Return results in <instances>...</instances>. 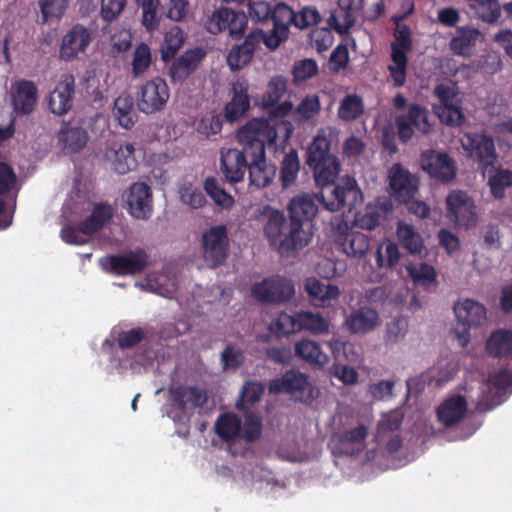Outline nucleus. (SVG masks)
Returning <instances> with one entry per match:
<instances>
[{
  "mask_svg": "<svg viewBox=\"0 0 512 512\" xmlns=\"http://www.w3.org/2000/svg\"><path fill=\"white\" fill-rule=\"evenodd\" d=\"M236 137L241 149L223 147L220 151V170L232 184L244 179L253 157L263 155V143L269 148L275 145L277 133L265 118H254L238 129Z\"/></svg>",
  "mask_w": 512,
  "mask_h": 512,
  "instance_id": "f257e3e1",
  "label": "nucleus"
},
{
  "mask_svg": "<svg viewBox=\"0 0 512 512\" xmlns=\"http://www.w3.org/2000/svg\"><path fill=\"white\" fill-rule=\"evenodd\" d=\"M477 391L473 394L474 385L465 386V396L454 395L438 406V420L446 427L459 423L467 412V403L475 402L480 412H487L505 401L512 392V370H501L489 376L486 382H477Z\"/></svg>",
  "mask_w": 512,
  "mask_h": 512,
  "instance_id": "f03ea898",
  "label": "nucleus"
},
{
  "mask_svg": "<svg viewBox=\"0 0 512 512\" xmlns=\"http://www.w3.org/2000/svg\"><path fill=\"white\" fill-rule=\"evenodd\" d=\"M309 166L317 186L322 188L321 202L326 210L337 212L346 206L351 210L363 202V193L354 178H343L339 184L332 186L340 173V163L336 156Z\"/></svg>",
  "mask_w": 512,
  "mask_h": 512,
  "instance_id": "7ed1b4c3",
  "label": "nucleus"
},
{
  "mask_svg": "<svg viewBox=\"0 0 512 512\" xmlns=\"http://www.w3.org/2000/svg\"><path fill=\"white\" fill-rule=\"evenodd\" d=\"M287 91V80L285 77L276 75L271 78L267 85V91L262 95L258 105L264 109L272 108L268 113L270 124L275 127L276 133L278 129L283 132V142L288 141V122L285 117L288 116V100L283 101L279 105L281 97Z\"/></svg>",
  "mask_w": 512,
  "mask_h": 512,
  "instance_id": "20e7f679",
  "label": "nucleus"
},
{
  "mask_svg": "<svg viewBox=\"0 0 512 512\" xmlns=\"http://www.w3.org/2000/svg\"><path fill=\"white\" fill-rule=\"evenodd\" d=\"M101 268L109 274L130 276L141 274L150 264L149 255L143 248L125 253L108 254L99 259Z\"/></svg>",
  "mask_w": 512,
  "mask_h": 512,
  "instance_id": "39448f33",
  "label": "nucleus"
},
{
  "mask_svg": "<svg viewBox=\"0 0 512 512\" xmlns=\"http://www.w3.org/2000/svg\"><path fill=\"white\" fill-rule=\"evenodd\" d=\"M170 89L167 82L157 76L137 88L135 102L138 110L145 115L162 112L169 101Z\"/></svg>",
  "mask_w": 512,
  "mask_h": 512,
  "instance_id": "423d86ee",
  "label": "nucleus"
},
{
  "mask_svg": "<svg viewBox=\"0 0 512 512\" xmlns=\"http://www.w3.org/2000/svg\"><path fill=\"white\" fill-rule=\"evenodd\" d=\"M454 312L460 327L454 328V334L461 347H465L470 340L469 329L478 327L486 322V308L472 299H461L454 304Z\"/></svg>",
  "mask_w": 512,
  "mask_h": 512,
  "instance_id": "0eeeda50",
  "label": "nucleus"
},
{
  "mask_svg": "<svg viewBox=\"0 0 512 512\" xmlns=\"http://www.w3.org/2000/svg\"><path fill=\"white\" fill-rule=\"evenodd\" d=\"M229 245L228 230L224 224L212 226L202 233V255L210 268H217L226 261Z\"/></svg>",
  "mask_w": 512,
  "mask_h": 512,
  "instance_id": "6e6552de",
  "label": "nucleus"
},
{
  "mask_svg": "<svg viewBox=\"0 0 512 512\" xmlns=\"http://www.w3.org/2000/svg\"><path fill=\"white\" fill-rule=\"evenodd\" d=\"M434 94L440 102L436 108L439 118L451 126L461 125L464 115L461 110V97L455 83H441L434 89Z\"/></svg>",
  "mask_w": 512,
  "mask_h": 512,
  "instance_id": "1a4fd4ad",
  "label": "nucleus"
},
{
  "mask_svg": "<svg viewBox=\"0 0 512 512\" xmlns=\"http://www.w3.org/2000/svg\"><path fill=\"white\" fill-rule=\"evenodd\" d=\"M446 216L456 227L469 229L477 223L473 199L461 190H453L446 197Z\"/></svg>",
  "mask_w": 512,
  "mask_h": 512,
  "instance_id": "9d476101",
  "label": "nucleus"
},
{
  "mask_svg": "<svg viewBox=\"0 0 512 512\" xmlns=\"http://www.w3.org/2000/svg\"><path fill=\"white\" fill-rule=\"evenodd\" d=\"M462 148L468 156L483 167L493 166L497 153L493 139L481 133L467 132L460 139Z\"/></svg>",
  "mask_w": 512,
  "mask_h": 512,
  "instance_id": "9b49d317",
  "label": "nucleus"
},
{
  "mask_svg": "<svg viewBox=\"0 0 512 512\" xmlns=\"http://www.w3.org/2000/svg\"><path fill=\"white\" fill-rule=\"evenodd\" d=\"M396 127L399 139L403 142L412 138L414 129L423 134L429 133L432 129L427 109L418 104H412L406 115H399L396 118Z\"/></svg>",
  "mask_w": 512,
  "mask_h": 512,
  "instance_id": "f8f14e48",
  "label": "nucleus"
},
{
  "mask_svg": "<svg viewBox=\"0 0 512 512\" xmlns=\"http://www.w3.org/2000/svg\"><path fill=\"white\" fill-rule=\"evenodd\" d=\"M93 38L92 30L82 24H75L63 36L59 50L62 60L71 61L79 53H84Z\"/></svg>",
  "mask_w": 512,
  "mask_h": 512,
  "instance_id": "ddd939ff",
  "label": "nucleus"
},
{
  "mask_svg": "<svg viewBox=\"0 0 512 512\" xmlns=\"http://www.w3.org/2000/svg\"><path fill=\"white\" fill-rule=\"evenodd\" d=\"M288 281L272 276L251 286V295L260 303H283L288 300Z\"/></svg>",
  "mask_w": 512,
  "mask_h": 512,
  "instance_id": "4468645a",
  "label": "nucleus"
},
{
  "mask_svg": "<svg viewBox=\"0 0 512 512\" xmlns=\"http://www.w3.org/2000/svg\"><path fill=\"white\" fill-rule=\"evenodd\" d=\"M75 88V77L72 74L63 75L48 98V107L51 113L63 116L72 109Z\"/></svg>",
  "mask_w": 512,
  "mask_h": 512,
  "instance_id": "2eb2a0df",
  "label": "nucleus"
},
{
  "mask_svg": "<svg viewBox=\"0 0 512 512\" xmlns=\"http://www.w3.org/2000/svg\"><path fill=\"white\" fill-rule=\"evenodd\" d=\"M130 215L136 219L147 220L152 214V193L143 182L133 183L125 195Z\"/></svg>",
  "mask_w": 512,
  "mask_h": 512,
  "instance_id": "dca6fc26",
  "label": "nucleus"
},
{
  "mask_svg": "<svg viewBox=\"0 0 512 512\" xmlns=\"http://www.w3.org/2000/svg\"><path fill=\"white\" fill-rule=\"evenodd\" d=\"M420 162L424 171L441 182H448L456 175L454 162L446 153L427 150L422 153Z\"/></svg>",
  "mask_w": 512,
  "mask_h": 512,
  "instance_id": "f3484780",
  "label": "nucleus"
},
{
  "mask_svg": "<svg viewBox=\"0 0 512 512\" xmlns=\"http://www.w3.org/2000/svg\"><path fill=\"white\" fill-rule=\"evenodd\" d=\"M38 88L33 81L20 79L11 86V103L17 115H30L37 104Z\"/></svg>",
  "mask_w": 512,
  "mask_h": 512,
  "instance_id": "a211bd4d",
  "label": "nucleus"
},
{
  "mask_svg": "<svg viewBox=\"0 0 512 512\" xmlns=\"http://www.w3.org/2000/svg\"><path fill=\"white\" fill-rule=\"evenodd\" d=\"M205 56L206 52L202 48H193L175 58L168 70L171 81L182 83L187 80L198 69Z\"/></svg>",
  "mask_w": 512,
  "mask_h": 512,
  "instance_id": "6ab92c4d",
  "label": "nucleus"
},
{
  "mask_svg": "<svg viewBox=\"0 0 512 512\" xmlns=\"http://www.w3.org/2000/svg\"><path fill=\"white\" fill-rule=\"evenodd\" d=\"M262 214L268 216L264 232L270 245L284 256L288 253V234L282 232L285 222L284 214L278 210H273L270 206L264 207Z\"/></svg>",
  "mask_w": 512,
  "mask_h": 512,
  "instance_id": "aec40b11",
  "label": "nucleus"
},
{
  "mask_svg": "<svg viewBox=\"0 0 512 512\" xmlns=\"http://www.w3.org/2000/svg\"><path fill=\"white\" fill-rule=\"evenodd\" d=\"M417 178L400 164L389 171V185L395 198L400 202H409L417 190Z\"/></svg>",
  "mask_w": 512,
  "mask_h": 512,
  "instance_id": "412c9836",
  "label": "nucleus"
},
{
  "mask_svg": "<svg viewBox=\"0 0 512 512\" xmlns=\"http://www.w3.org/2000/svg\"><path fill=\"white\" fill-rule=\"evenodd\" d=\"M379 314L375 309L363 306L352 310L345 319V326L352 334H366L379 325Z\"/></svg>",
  "mask_w": 512,
  "mask_h": 512,
  "instance_id": "4be33fe9",
  "label": "nucleus"
},
{
  "mask_svg": "<svg viewBox=\"0 0 512 512\" xmlns=\"http://www.w3.org/2000/svg\"><path fill=\"white\" fill-rule=\"evenodd\" d=\"M232 91V98L224 109L225 119L230 123L240 120L250 108L247 82L238 80L233 84Z\"/></svg>",
  "mask_w": 512,
  "mask_h": 512,
  "instance_id": "5701e85b",
  "label": "nucleus"
},
{
  "mask_svg": "<svg viewBox=\"0 0 512 512\" xmlns=\"http://www.w3.org/2000/svg\"><path fill=\"white\" fill-rule=\"evenodd\" d=\"M57 137L59 145L66 154L80 152L89 139V135L83 127L71 126L68 122L62 123Z\"/></svg>",
  "mask_w": 512,
  "mask_h": 512,
  "instance_id": "b1692460",
  "label": "nucleus"
},
{
  "mask_svg": "<svg viewBox=\"0 0 512 512\" xmlns=\"http://www.w3.org/2000/svg\"><path fill=\"white\" fill-rule=\"evenodd\" d=\"M329 326V321L319 313L301 311L290 316V333L305 330L315 335L327 334Z\"/></svg>",
  "mask_w": 512,
  "mask_h": 512,
  "instance_id": "393cba45",
  "label": "nucleus"
},
{
  "mask_svg": "<svg viewBox=\"0 0 512 512\" xmlns=\"http://www.w3.org/2000/svg\"><path fill=\"white\" fill-rule=\"evenodd\" d=\"M259 44V35L249 33L244 42L231 48L227 56V63L232 71H238L248 65Z\"/></svg>",
  "mask_w": 512,
  "mask_h": 512,
  "instance_id": "a878e982",
  "label": "nucleus"
},
{
  "mask_svg": "<svg viewBox=\"0 0 512 512\" xmlns=\"http://www.w3.org/2000/svg\"><path fill=\"white\" fill-rule=\"evenodd\" d=\"M482 40V34L472 27H458L449 43L450 50L459 56H471L477 42Z\"/></svg>",
  "mask_w": 512,
  "mask_h": 512,
  "instance_id": "bb28decb",
  "label": "nucleus"
},
{
  "mask_svg": "<svg viewBox=\"0 0 512 512\" xmlns=\"http://www.w3.org/2000/svg\"><path fill=\"white\" fill-rule=\"evenodd\" d=\"M172 400L179 410L202 408L207 402V393L198 386L179 385L171 390Z\"/></svg>",
  "mask_w": 512,
  "mask_h": 512,
  "instance_id": "cd10ccee",
  "label": "nucleus"
},
{
  "mask_svg": "<svg viewBox=\"0 0 512 512\" xmlns=\"http://www.w3.org/2000/svg\"><path fill=\"white\" fill-rule=\"evenodd\" d=\"M114 210L110 204L96 203L91 214L78 223V228L84 235H92L100 231L113 217Z\"/></svg>",
  "mask_w": 512,
  "mask_h": 512,
  "instance_id": "c85d7f7f",
  "label": "nucleus"
},
{
  "mask_svg": "<svg viewBox=\"0 0 512 512\" xmlns=\"http://www.w3.org/2000/svg\"><path fill=\"white\" fill-rule=\"evenodd\" d=\"M304 289L312 299L314 305L319 307L329 306L340 294L335 285L326 284L316 278H308L304 283Z\"/></svg>",
  "mask_w": 512,
  "mask_h": 512,
  "instance_id": "c756f323",
  "label": "nucleus"
},
{
  "mask_svg": "<svg viewBox=\"0 0 512 512\" xmlns=\"http://www.w3.org/2000/svg\"><path fill=\"white\" fill-rule=\"evenodd\" d=\"M319 395V390L312 386L304 373L290 370V401L311 403Z\"/></svg>",
  "mask_w": 512,
  "mask_h": 512,
  "instance_id": "7c9ffc66",
  "label": "nucleus"
},
{
  "mask_svg": "<svg viewBox=\"0 0 512 512\" xmlns=\"http://www.w3.org/2000/svg\"><path fill=\"white\" fill-rule=\"evenodd\" d=\"M268 143H263V155L253 157L250 161L249 179L250 183L258 188L268 186L276 175V167L266 162L265 148Z\"/></svg>",
  "mask_w": 512,
  "mask_h": 512,
  "instance_id": "2f4dec72",
  "label": "nucleus"
},
{
  "mask_svg": "<svg viewBox=\"0 0 512 512\" xmlns=\"http://www.w3.org/2000/svg\"><path fill=\"white\" fill-rule=\"evenodd\" d=\"M318 197L315 194L303 193L290 200V221L308 220L313 223V219L318 212Z\"/></svg>",
  "mask_w": 512,
  "mask_h": 512,
  "instance_id": "473e14b6",
  "label": "nucleus"
},
{
  "mask_svg": "<svg viewBox=\"0 0 512 512\" xmlns=\"http://www.w3.org/2000/svg\"><path fill=\"white\" fill-rule=\"evenodd\" d=\"M337 243L343 253L349 257L361 258L369 250L370 241L367 235L360 232H349L340 235Z\"/></svg>",
  "mask_w": 512,
  "mask_h": 512,
  "instance_id": "72a5a7b5",
  "label": "nucleus"
},
{
  "mask_svg": "<svg viewBox=\"0 0 512 512\" xmlns=\"http://www.w3.org/2000/svg\"><path fill=\"white\" fill-rule=\"evenodd\" d=\"M112 112L121 127L129 130L135 125L137 115L133 98L128 93H122L115 99Z\"/></svg>",
  "mask_w": 512,
  "mask_h": 512,
  "instance_id": "f704fd0d",
  "label": "nucleus"
},
{
  "mask_svg": "<svg viewBox=\"0 0 512 512\" xmlns=\"http://www.w3.org/2000/svg\"><path fill=\"white\" fill-rule=\"evenodd\" d=\"M295 354L311 365L323 367L329 362V356L321 346L312 340H302L295 344Z\"/></svg>",
  "mask_w": 512,
  "mask_h": 512,
  "instance_id": "c9c22d12",
  "label": "nucleus"
},
{
  "mask_svg": "<svg viewBox=\"0 0 512 512\" xmlns=\"http://www.w3.org/2000/svg\"><path fill=\"white\" fill-rule=\"evenodd\" d=\"M241 419L234 413L221 414L216 423L217 435L226 442L236 441L241 436Z\"/></svg>",
  "mask_w": 512,
  "mask_h": 512,
  "instance_id": "e433bc0d",
  "label": "nucleus"
},
{
  "mask_svg": "<svg viewBox=\"0 0 512 512\" xmlns=\"http://www.w3.org/2000/svg\"><path fill=\"white\" fill-rule=\"evenodd\" d=\"M314 234V224L311 221H290V251L301 250L308 246Z\"/></svg>",
  "mask_w": 512,
  "mask_h": 512,
  "instance_id": "4c0bfd02",
  "label": "nucleus"
},
{
  "mask_svg": "<svg viewBox=\"0 0 512 512\" xmlns=\"http://www.w3.org/2000/svg\"><path fill=\"white\" fill-rule=\"evenodd\" d=\"M113 154L112 165L118 174L125 175L136 169L138 162L133 144H121L118 148L114 149Z\"/></svg>",
  "mask_w": 512,
  "mask_h": 512,
  "instance_id": "58836bf2",
  "label": "nucleus"
},
{
  "mask_svg": "<svg viewBox=\"0 0 512 512\" xmlns=\"http://www.w3.org/2000/svg\"><path fill=\"white\" fill-rule=\"evenodd\" d=\"M489 354L494 357H506L512 353V331L499 329L491 334L486 343Z\"/></svg>",
  "mask_w": 512,
  "mask_h": 512,
  "instance_id": "ea45409f",
  "label": "nucleus"
},
{
  "mask_svg": "<svg viewBox=\"0 0 512 512\" xmlns=\"http://www.w3.org/2000/svg\"><path fill=\"white\" fill-rule=\"evenodd\" d=\"M265 386L257 381H246L240 391L239 399L236 403V408L241 411L250 410L256 403H258L264 394Z\"/></svg>",
  "mask_w": 512,
  "mask_h": 512,
  "instance_id": "a19ab883",
  "label": "nucleus"
},
{
  "mask_svg": "<svg viewBox=\"0 0 512 512\" xmlns=\"http://www.w3.org/2000/svg\"><path fill=\"white\" fill-rule=\"evenodd\" d=\"M397 236L402 246L411 254H421L424 246L421 235L414 227L405 222H399Z\"/></svg>",
  "mask_w": 512,
  "mask_h": 512,
  "instance_id": "79ce46f5",
  "label": "nucleus"
},
{
  "mask_svg": "<svg viewBox=\"0 0 512 512\" xmlns=\"http://www.w3.org/2000/svg\"><path fill=\"white\" fill-rule=\"evenodd\" d=\"M353 7L339 5V8L331 12L327 19V24L338 34H345L355 23V17L352 13Z\"/></svg>",
  "mask_w": 512,
  "mask_h": 512,
  "instance_id": "37998d69",
  "label": "nucleus"
},
{
  "mask_svg": "<svg viewBox=\"0 0 512 512\" xmlns=\"http://www.w3.org/2000/svg\"><path fill=\"white\" fill-rule=\"evenodd\" d=\"M152 64L151 49L146 43H140L133 51L131 60V75L139 78L144 75Z\"/></svg>",
  "mask_w": 512,
  "mask_h": 512,
  "instance_id": "c03bdc74",
  "label": "nucleus"
},
{
  "mask_svg": "<svg viewBox=\"0 0 512 512\" xmlns=\"http://www.w3.org/2000/svg\"><path fill=\"white\" fill-rule=\"evenodd\" d=\"M330 141L325 130H321L313 139L308 148L307 164L324 161L328 157H335L329 152Z\"/></svg>",
  "mask_w": 512,
  "mask_h": 512,
  "instance_id": "a18cd8bd",
  "label": "nucleus"
},
{
  "mask_svg": "<svg viewBox=\"0 0 512 512\" xmlns=\"http://www.w3.org/2000/svg\"><path fill=\"white\" fill-rule=\"evenodd\" d=\"M391 59L392 63L388 66L390 79L395 87H401L406 81V69L408 63L406 53H404L403 50H397L396 47L393 46Z\"/></svg>",
  "mask_w": 512,
  "mask_h": 512,
  "instance_id": "49530a36",
  "label": "nucleus"
},
{
  "mask_svg": "<svg viewBox=\"0 0 512 512\" xmlns=\"http://www.w3.org/2000/svg\"><path fill=\"white\" fill-rule=\"evenodd\" d=\"M400 259L399 248L396 243L385 240L376 251V264L381 269L393 268Z\"/></svg>",
  "mask_w": 512,
  "mask_h": 512,
  "instance_id": "de8ad7c7",
  "label": "nucleus"
},
{
  "mask_svg": "<svg viewBox=\"0 0 512 512\" xmlns=\"http://www.w3.org/2000/svg\"><path fill=\"white\" fill-rule=\"evenodd\" d=\"M382 208L375 204H368L363 211L354 216V225L366 230L375 229L382 218Z\"/></svg>",
  "mask_w": 512,
  "mask_h": 512,
  "instance_id": "09e8293b",
  "label": "nucleus"
},
{
  "mask_svg": "<svg viewBox=\"0 0 512 512\" xmlns=\"http://www.w3.org/2000/svg\"><path fill=\"white\" fill-rule=\"evenodd\" d=\"M364 111L363 100L356 94L347 95L342 99L338 108V116L344 121L357 119Z\"/></svg>",
  "mask_w": 512,
  "mask_h": 512,
  "instance_id": "8fccbe9b",
  "label": "nucleus"
},
{
  "mask_svg": "<svg viewBox=\"0 0 512 512\" xmlns=\"http://www.w3.org/2000/svg\"><path fill=\"white\" fill-rule=\"evenodd\" d=\"M251 33L259 35V43L263 41L268 49L275 50L288 36V23L284 24L279 20H275L270 33H264L262 30L252 31Z\"/></svg>",
  "mask_w": 512,
  "mask_h": 512,
  "instance_id": "3c124183",
  "label": "nucleus"
},
{
  "mask_svg": "<svg viewBox=\"0 0 512 512\" xmlns=\"http://www.w3.org/2000/svg\"><path fill=\"white\" fill-rule=\"evenodd\" d=\"M184 44V33L179 27L171 28L165 34L164 45L161 50L162 60L167 62L172 60L176 55L177 51Z\"/></svg>",
  "mask_w": 512,
  "mask_h": 512,
  "instance_id": "603ef678",
  "label": "nucleus"
},
{
  "mask_svg": "<svg viewBox=\"0 0 512 512\" xmlns=\"http://www.w3.org/2000/svg\"><path fill=\"white\" fill-rule=\"evenodd\" d=\"M204 189L216 205L224 209L232 208L234 204L233 197L219 185L217 179L207 178L204 182Z\"/></svg>",
  "mask_w": 512,
  "mask_h": 512,
  "instance_id": "864d4df0",
  "label": "nucleus"
},
{
  "mask_svg": "<svg viewBox=\"0 0 512 512\" xmlns=\"http://www.w3.org/2000/svg\"><path fill=\"white\" fill-rule=\"evenodd\" d=\"M488 184L494 198L502 199L505 196V190L512 186V171L508 169H497L489 177Z\"/></svg>",
  "mask_w": 512,
  "mask_h": 512,
  "instance_id": "5fc2aeb1",
  "label": "nucleus"
},
{
  "mask_svg": "<svg viewBox=\"0 0 512 512\" xmlns=\"http://www.w3.org/2000/svg\"><path fill=\"white\" fill-rule=\"evenodd\" d=\"M480 19L493 23L500 17L498 0H468Z\"/></svg>",
  "mask_w": 512,
  "mask_h": 512,
  "instance_id": "6e6d98bb",
  "label": "nucleus"
},
{
  "mask_svg": "<svg viewBox=\"0 0 512 512\" xmlns=\"http://www.w3.org/2000/svg\"><path fill=\"white\" fill-rule=\"evenodd\" d=\"M262 434V421L259 416L252 412L245 414L244 423L241 424L240 439H244L247 443H254Z\"/></svg>",
  "mask_w": 512,
  "mask_h": 512,
  "instance_id": "4d7b16f0",
  "label": "nucleus"
},
{
  "mask_svg": "<svg viewBox=\"0 0 512 512\" xmlns=\"http://www.w3.org/2000/svg\"><path fill=\"white\" fill-rule=\"evenodd\" d=\"M320 19L321 16L315 7L306 6L296 13L290 8V24L299 29H307L317 24Z\"/></svg>",
  "mask_w": 512,
  "mask_h": 512,
  "instance_id": "13d9d810",
  "label": "nucleus"
},
{
  "mask_svg": "<svg viewBox=\"0 0 512 512\" xmlns=\"http://www.w3.org/2000/svg\"><path fill=\"white\" fill-rule=\"evenodd\" d=\"M406 270L412 280L420 285H429L436 280L434 268L426 263H412L406 266Z\"/></svg>",
  "mask_w": 512,
  "mask_h": 512,
  "instance_id": "bf43d9fd",
  "label": "nucleus"
},
{
  "mask_svg": "<svg viewBox=\"0 0 512 512\" xmlns=\"http://www.w3.org/2000/svg\"><path fill=\"white\" fill-rule=\"evenodd\" d=\"M318 64L314 59L306 58L296 61L293 65V82L300 84L309 80L318 74Z\"/></svg>",
  "mask_w": 512,
  "mask_h": 512,
  "instance_id": "052dcab7",
  "label": "nucleus"
},
{
  "mask_svg": "<svg viewBox=\"0 0 512 512\" xmlns=\"http://www.w3.org/2000/svg\"><path fill=\"white\" fill-rule=\"evenodd\" d=\"M142 12L141 23L147 32L158 30L161 23V17L158 15L160 0L138 5Z\"/></svg>",
  "mask_w": 512,
  "mask_h": 512,
  "instance_id": "680f3d73",
  "label": "nucleus"
},
{
  "mask_svg": "<svg viewBox=\"0 0 512 512\" xmlns=\"http://www.w3.org/2000/svg\"><path fill=\"white\" fill-rule=\"evenodd\" d=\"M43 22L59 20L68 7V0H39Z\"/></svg>",
  "mask_w": 512,
  "mask_h": 512,
  "instance_id": "e2e57ef3",
  "label": "nucleus"
},
{
  "mask_svg": "<svg viewBox=\"0 0 512 512\" xmlns=\"http://www.w3.org/2000/svg\"><path fill=\"white\" fill-rule=\"evenodd\" d=\"M230 11L231 9L226 7L216 10L207 19L205 23L206 30L213 35H217L225 30H228Z\"/></svg>",
  "mask_w": 512,
  "mask_h": 512,
  "instance_id": "0e129e2a",
  "label": "nucleus"
},
{
  "mask_svg": "<svg viewBox=\"0 0 512 512\" xmlns=\"http://www.w3.org/2000/svg\"><path fill=\"white\" fill-rule=\"evenodd\" d=\"M190 12L189 0H168L164 15L167 19L179 23L186 20Z\"/></svg>",
  "mask_w": 512,
  "mask_h": 512,
  "instance_id": "69168bd1",
  "label": "nucleus"
},
{
  "mask_svg": "<svg viewBox=\"0 0 512 512\" xmlns=\"http://www.w3.org/2000/svg\"><path fill=\"white\" fill-rule=\"evenodd\" d=\"M249 15L256 22H264L271 19L273 23L278 20L276 9L266 1H253L249 3Z\"/></svg>",
  "mask_w": 512,
  "mask_h": 512,
  "instance_id": "338daca9",
  "label": "nucleus"
},
{
  "mask_svg": "<svg viewBox=\"0 0 512 512\" xmlns=\"http://www.w3.org/2000/svg\"><path fill=\"white\" fill-rule=\"evenodd\" d=\"M408 320L404 317H399L392 320L387 324L385 342L387 344H395L402 340L408 332Z\"/></svg>",
  "mask_w": 512,
  "mask_h": 512,
  "instance_id": "774afa93",
  "label": "nucleus"
}]
</instances>
